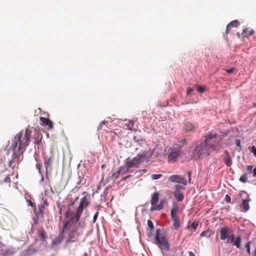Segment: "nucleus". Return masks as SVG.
I'll return each instance as SVG.
<instances>
[{
    "label": "nucleus",
    "mask_w": 256,
    "mask_h": 256,
    "mask_svg": "<svg viewBox=\"0 0 256 256\" xmlns=\"http://www.w3.org/2000/svg\"><path fill=\"white\" fill-rule=\"evenodd\" d=\"M98 212H97L94 216V218H93V222L94 223L96 222L98 216Z\"/></svg>",
    "instance_id": "37998d69"
},
{
    "label": "nucleus",
    "mask_w": 256,
    "mask_h": 256,
    "mask_svg": "<svg viewBox=\"0 0 256 256\" xmlns=\"http://www.w3.org/2000/svg\"><path fill=\"white\" fill-rule=\"evenodd\" d=\"M180 155V150L178 148H172L168 154V158L169 162H174L176 160L178 156Z\"/></svg>",
    "instance_id": "9d476101"
},
{
    "label": "nucleus",
    "mask_w": 256,
    "mask_h": 256,
    "mask_svg": "<svg viewBox=\"0 0 256 256\" xmlns=\"http://www.w3.org/2000/svg\"><path fill=\"white\" fill-rule=\"evenodd\" d=\"M20 156V154H18V152H14L12 155V158L8 164V166L10 168H14V167L16 166L14 162H16V160L19 159Z\"/></svg>",
    "instance_id": "6ab92c4d"
},
{
    "label": "nucleus",
    "mask_w": 256,
    "mask_h": 256,
    "mask_svg": "<svg viewBox=\"0 0 256 256\" xmlns=\"http://www.w3.org/2000/svg\"><path fill=\"white\" fill-rule=\"evenodd\" d=\"M211 152L203 141L198 142L192 152V157L194 159L202 158L208 156Z\"/></svg>",
    "instance_id": "20e7f679"
},
{
    "label": "nucleus",
    "mask_w": 256,
    "mask_h": 256,
    "mask_svg": "<svg viewBox=\"0 0 256 256\" xmlns=\"http://www.w3.org/2000/svg\"><path fill=\"white\" fill-rule=\"evenodd\" d=\"M198 222L196 221H194L192 223L188 224L186 226V229L188 230V236H190L192 235L193 233L196 232L198 226Z\"/></svg>",
    "instance_id": "dca6fc26"
},
{
    "label": "nucleus",
    "mask_w": 256,
    "mask_h": 256,
    "mask_svg": "<svg viewBox=\"0 0 256 256\" xmlns=\"http://www.w3.org/2000/svg\"><path fill=\"white\" fill-rule=\"evenodd\" d=\"M10 182H11V180H10V176H7L4 178V180L3 181H2L0 183L1 184L6 183V184H8V186H10Z\"/></svg>",
    "instance_id": "473e14b6"
},
{
    "label": "nucleus",
    "mask_w": 256,
    "mask_h": 256,
    "mask_svg": "<svg viewBox=\"0 0 256 256\" xmlns=\"http://www.w3.org/2000/svg\"><path fill=\"white\" fill-rule=\"evenodd\" d=\"M162 176V174H152L151 176V178L153 180H158V179L160 178Z\"/></svg>",
    "instance_id": "c9c22d12"
},
{
    "label": "nucleus",
    "mask_w": 256,
    "mask_h": 256,
    "mask_svg": "<svg viewBox=\"0 0 256 256\" xmlns=\"http://www.w3.org/2000/svg\"><path fill=\"white\" fill-rule=\"evenodd\" d=\"M147 223L148 226L150 228V232L148 233V235L150 236H151L152 230L154 228V225L152 222L150 220H148Z\"/></svg>",
    "instance_id": "7c9ffc66"
},
{
    "label": "nucleus",
    "mask_w": 256,
    "mask_h": 256,
    "mask_svg": "<svg viewBox=\"0 0 256 256\" xmlns=\"http://www.w3.org/2000/svg\"><path fill=\"white\" fill-rule=\"evenodd\" d=\"M250 246H251L250 242H248L246 245V248L247 252L248 254V255L250 256H251V254H252V253L250 252Z\"/></svg>",
    "instance_id": "72a5a7b5"
},
{
    "label": "nucleus",
    "mask_w": 256,
    "mask_h": 256,
    "mask_svg": "<svg viewBox=\"0 0 256 256\" xmlns=\"http://www.w3.org/2000/svg\"><path fill=\"white\" fill-rule=\"evenodd\" d=\"M158 192H154L150 200V204L152 206H156V204L158 202Z\"/></svg>",
    "instance_id": "b1692460"
},
{
    "label": "nucleus",
    "mask_w": 256,
    "mask_h": 256,
    "mask_svg": "<svg viewBox=\"0 0 256 256\" xmlns=\"http://www.w3.org/2000/svg\"><path fill=\"white\" fill-rule=\"evenodd\" d=\"M130 176H131L130 175H128V176H126V177H124V178H122V180H126L128 178H130Z\"/></svg>",
    "instance_id": "4d7b16f0"
},
{
    "label": "nucleus",
    "mask_w": 256,
    "mask_h": 256,
    "mask_svg": "<svg viewBox=\"0 0 256 256\" xmlns=\"http://www.w3.org/2000/svg\"><path fill=\"white\" fill-rule=\"evenodd\" d=\"M253 166H247V172L248 174H251L252 172Z\"/></svg>",
    "instance_id": "a19ab883"
},
{
    "label": "nucleus",
    "mask_w": 256,
    "mask_h": 256,
    "mask_svg": "<svg viewBox=\"0 0 256 256\" xmlns=\"http://www.w3.org/2000/svg\"><path fill=\"white\" fill-rule=\"evenodd\" d=\"M35 143L36 144H37L38 145V146H40V144H41V140H36V142H35Z\"/></svg>",
    "instance_id": "5fc2aeb1"
},
{
    "label": "nucleus",
    "mask_w": 256,
    "mask_h": 256,
    "mask_svg": "<svg viewBox=\"0 0 256 256\" xmlns=\"http://www.w3.org/2000/svg\"><path fill=\"white\" fill-rule=\"evenodd\" d=\"M168 180L170 182H174L182 184L186 186L187 184L186 180L180 175H173L168 178Z\"/></svg>",
    "instance_id": "9b49d317"
},
{
    "label": "nucleus",
    "mask_w": 256,
    "mask_h": 256,
    "mask_svg": "<svg viewBox=\"0 0 256 256\" xmlns=\"http://www.w3.org/2000/svg\"><path fill=\"white\" fill-rule=\"evenodd\" d=\"M234 238H235V236H234V234H230L229 235V236H228L227 240H226V244H228L230 242H231V243H233L234 241Z\"/></svg>",
    "instance_id": "2f4dec72"
},
{
    "label": "nucleus",
    "mask_w": 256,
    "mask_h": 256,
    "mask_svg": "<svg viewBox=\"0 0 256 256\" xmlns=\"http://www.w3.org/2000/svg\"><path fill=\"white\" fill-rule=\"evenodd\" d=\"M120 174V172L119 170H118L116 172H114L112 174V178L115 180L116 179H117L118 176H119V175Z\"/></svg>",
    "instance_id": "58836bf2"
},
{
    "label": "nucleus",
    "mask_w": 256,
    "mask_h": 256,
    "mask_svg": "<svg viewBox=\"0 0 256 256\" xmlns=\"http://www.w3.org/2000/svg\"><path fill=\"white\" fill-rule=\"evenodd\" d=\"M236 144L237 146H240V140L237 139L236 140Z\"/></svg>",
    "instance_id": "de8ad7c7"
},
{
    "label": "nucleus",
    "mask_w": 256,
    "mask_h": 256,
    "mask_svg": "<svg viewBox=\"0 0 256 256\" xmlns=\"http://www.w3.org/2000/svg\"><path fill=\"white\" fill-rule=\"evenodd\" d=\"M240 24V22L237 20H234L230 22L226 26V32L228 34L230 29L232 28H236Z\"/></svg>",
    "instance_id": "412c9836"
},
{
    "label": "nucleus",
    "mask_w": 256,
    "mask_h": 256,
    "mask_svg": "<svg viewBox=\"0 0 256 256\" xmlns=\"http://www.w3.org/2000/svg\"><path fill=\"white\" fill-rule=\"evenodd\" d=\"M54 159V156L53 154H51L49 156H46L44 157V165L46 168V172H48V169L50 168H51L50 166L53 162Z\"/></svg>",
    "instance_id": "2eb2a0df"
},
{
    "label": "nucleus",
    "mask_w": 256,
    "mask_h": 256,
    "mask_svg": "<svg viewBox=\"0 0 256 256\" xmlns=\"http://www.w3.org/2000/svg\"><path fill=\"white\" fill-rule=\"evenodd\" d=\"M252 152H254V154L256 152V147L255 146L252 148Z\"/></svg>",
    "instance_id": "8fccbe9b"
},
{
    "label": "nucleus",
    "mask_w": 256,
    "mask_h": 256,
    "mask_svg": "<svg viewBox=\"0 0 256 256\" xmlns=\"http://www.w3.org/2000/svg\"><path fill=\"white\" fill-rule=\"evenodd\" d=\"M242 242V238L240 236L236 237L233 244L237 248H240Z\"/></svg>",
    "instance_id": "cd10ccee"
},
{
    "label": "nucleus",
    "mask_w": 256,
    "mask_h": 256,
    "mask_svg": "<svg viewBox=\"0 0 256 256\" xmlns=\"http://www.w3.org/2000/svg\"><path fill=\"white\" fill-rule=\"evenodd\" d=\"M189 256H195V254L192 252H188Z\"/></svg>",
    "instance_id": "6e6d98bb"
},
{
    "label": "nucleus",
    "mask_w": 256,
    "mask_h": 256,
    "mask_svg": "<svg viewBox=\"0 0 256 256\" xmlns=\"http://www.w3.org/2000/svg\"><path fill=\"white\" fill-rule=\"evenodd\" d=\"M146 170H143V172H146Z\"/></svg>",
    "instance_id": "0e129e2a"
},
{
    "label": "nucleus",
    "mask_w": 256,
    "mask_h": 256,
    "mask_svg": "<svg viewBox=\"0 0 256 256\" xmlns=\"http://www.w3.org/2000/svg\"><path fill=\"white\" fill-rule=\"evenodd\" d=\"M74 222L75 224L68 234L66 246H68L70 242H78L79 236H82L84 232V230L86 226L85 222Z\"/></svg>",
    "instance_id": "f03ea898"
},
{
    "label": "nucleus",
    "mask_w": 256,
    "mask_h": 256,
    "mask_svg": "<svg viewBox=\"0 0 256 256\" xmlns=\"http://www.w3.org/2000/svg\"><path fill=\"white\" fill-rule=\"evenodd\" d=\"M224 162L227 166H230L232 164V160L228 152L226 150L224 151Z\"/></svg>",
    "instance_id": "a211bd4d"
},
{
    "label": "nucleus",
    "mask_w": 256,
    "mask_h": 256,
    "mask_svg": "<svg viewBox=\"0 0 256 256\" xmlns=\"http://www.w3.org/2000/svg\"><path fill=\"white\" fill-rule=\"evenodd\" d=\"M164 202L165 200L164 199L160 201L159 204L154 206H152L150 208V210L154 211L162 210L164 208Z\"/></svg>",
    "instance_id": "5701e85b"
},
{
    "label": "nucleus",
    "mask_w": 256,
    "mask_h": 256,
    "mask_svg": "<svg viewBox=\"0 0 256 256\" xmlns=\"http://www.w3.org/2000/svg\"><path fill=\"white\" fill-rule=\"evenodd\" d=\"M31 133L32 131L28 128L24 132V130L20 131L15 136L11 147L15 149L18 146V152H20L22 154L30 144Z\"/></svg>",
    "instance_id": "f257e3e1"
},
{
    "label": "nucleus",
    "mask_w": 256,
    "mask_h": 256,
    "mask_svg": "<svg viewBox=\"0 0 256 256\" xmlns=\"http://www.w3.org/2000/svg\"><path fill=\"white\" fill-rule=\"evenodd\" d=\"M192 89L190 88H187V90H186V94L188 95L190 94V92L192 91Z\"/></svg>",
    "instance_id": "c03bdc74"
},
{
    "label": "nucleus",
    "mask_w": 256,
    "mask_h": 256,
    "mask_svg": "<svg viewBox=\"0 0 256 256\" xmlns=\"http://www.w3.org/2000/svg\"><path fill=\"white\" fill-rule=\"evenodd\" d=\"M188 175L189 177L190 176V172H188Z\"/></svg>",
    "instance_id": "052dcab7"
},
{
    "label": "nucleus",
    "mask_w": 256,
    "mask_h": 256,
    "mask_svg": "<svg viewBox=\"0 0 256 256\" xmlns=\"http://www.w3.org/2000/svg\"><path fill=\"white\" fill-rule=\"evenodd\" d=\"M35 160L36 162H37V164L36 165V169L38 170L39 172H40V170H41V164L40 162V160H38V158H35Z\"/></svg>",
    "instance_id": "4c0bfd02"
},
{
    "label": "nucleus",
    "mask_w": 256,
    "mask_h": 256,
    "mask_svg": "<svg viewBox=\"0 0 256 256\" xmlns=\"http://www.w3.org/2000/svg\"><path fill=\"white\" fill-rule=\"evenodd\" d=\"M28 204L29 206H34V203L30 200H28Z\"/></svg>",
    "instance_id": "603ef678"
},
{
    "label": "nucleus",
    "mask_w": 256,
    "mask_h": 256,
    "mask_svg": "<svg viewBox=\"0 0 256 256\" xmlns=\"http://www.w3.org/2000/svg\"><path fill=\"white\" fill-rule=\"evenodd\" d=\"M196 128H198V125L188 120H185L184 122L183 129L186 132L192 131Z\"/></svg>",
    "instance_id": "ddd939ff"
},
{
    "label": "nucleus",
    "mask_w": 256,
    "mask_h": 256,
    "mask_svg": "<svg viewBox=\"0 0 256 256\" xmlns=\"http://www.w3.org/2000/svg\"><path fill=\"white\" fill-rule=\"evenodd\" d=\"M184 186L179 185V184H176L175 186V191L174 192H180L181 190H184Z\"/></svg>",
    "instance_id": "e433bc0d"
},
{
    "label": "nucleus",
    "mask_w": 256,
    "mask_h": 256,
    "mask_svg": "<svg viewBox=\"0 0 256 256\" xmlns=\"http://www.w3.org/2000/svg\"><path fill=\"white\" fill-rule=\"evenodd\" d=\"M252 152H254V154L256 152V147L255 146L252 148Z\"/></svg>",
    "instance_id": "09e8293b"
},
{
    "label": "nucleus",
    "mask_w": 256,
    "mask_h": 256,
    "mask_svg": "<svg viewBox=\"0 0 256 256\" xmlns=\"http://www.w3.org/2000/svg\"><path fill=\"white\" fill-rule=\"evenodd\" d=\"M230 230L228 227L224 226L222 227L220 230V239L222 240H227L228 236L230 234Z\"/></svg>",
    "instance_id": "f8f14e48"
},
{
    "label": "nucleus",
    "mask_w": 256,
    "mask_h": 256,
    "mask_svg": "<svg viewBox=\"0 0 256 256\" xmlns=\"http://www.w3.org/2000/svg\"><path fill=\"white\" fill-rule=\"evenodd\" d=\"M254 155L256 156V152L255 154H254Z\"/></svg>",
    "instance_id": "e2e57ef3"
},
{
    "label": "nucleus",
    "mask_w": 256,
    "mask_h": 256,
    "mask_svg": "<svg viewBox=\"0 0 256 256\" xmlns=\"http://www.w3.org/2000/svg\"><path fill=\"white\" fill-rule=\"evenodd\" d=\"M178 209L179 208L177 205L174 206L170 210V216L173 217L174 216H178L176 215V213L178 212Z\"/></svg>",
    "instance_id": "c756f323"
},
{
    "label": "nucleus",
    "mask_w": 256,
    "mask_h": 256,
    "mask_svg": "<svg viewBox=\"0 0 256 256\" xmlns=\"http://www.w3.org/2000/svg\"><path fill=\"white\" fill-rule=\"evenodd\" d=\"M253 176L256 177V166L253 170Z\"/></svg>",
    "instance_id": "864d4df0"
},
{
    "label": "nucleus",
    "mask_w": 256,
    "mask_h": 256,
    "mask_svg": "<svg viewBox=\"0 0 256 256\" xmlns=\"http://www.w3.org/2000/svg\"><path fill=\"white\" fill-rule=\"evenodd\" d=\"M214 232L212 230H205V231L202 232L200 234V236H201V237L205 236V237L208 238L210 237L214 234Z\"/></svg>",
    "instance_id": "bb28decb"
},
{
    "label": "nucleus",
    "mask_w": 256,
    "mask_h": 256,
    "mask_svg": "<svg viewBox=\"0 0 256 256\" xmlns=\"http://www.w3.org/2000/svg\"><path fill=\"white\" fill-rule=\"evenodd\" d=\"M72 212L70 211V210H68L66 212V217H68L69 216H70L72 215Z\"/></svg>",
    "instance_id": "a18cd8bd"
},
{
    "label": "nucleus",
    "mask_w": 256,
    "mask_h": 256,
    "mask_svg": "<svg viewBox=\"0 0 256 256\" xmlns=\"http://www.w3.org/2000/svg\"><path fill=\"white\" fill-rule=\"evenodd\" d=\"M132 167H128L127 166H126H126H120V167L119 168V170L120 172V174H124L126 173L127 172H128L129 170V168H132Z\"/></svg>",
    "instance_id": "c85d7f7f"
},
{
    "label": "nucleus",
    "mask_w": 256,
    "mask_h": 256,
    "mask_svg": "<svg viewBox=\"0 0 256 256\" xmlns=\"http://www.w3.org/2000/svg\"><path fill=\"white\" fill-rule=\"evenodd\" d=\"M174 195L178 201L182 202L184 198V194L180 192H174Z\"/></svg>",
    "instance_id": "393cba45"
},
{
    "label": "nucleus",
    "mask_w": 256,
    "mask_h": 256,
    "mask_svg": "<svg viewBox=\"0 0 256 256\" xmlns=\"http://www.w3.org/2000/svg\"><path fill=\"white\" fill-rule=\"evenodd\" d=\"M40 121L43 126H48L47 128L48 130H52L54 127L52 122L48 118L41 117Z\"/></svg>",
    "instance_id": "f3484780"
},
{
    "label": "nucleus",
    "mask_w": 256,
    "mask_h": 256,
    "mask_svg": "<svg viewBox=\"0 0 256 256\" xmlns=\"http://www.w3.org/2000/svg\"><path fill=\"white\" fill-rule=\"evenodd\" d=\"M224 200L226 202H230L231 200L230 197L228 194H226L225 196Z\"/></svg>",
    "instance_id": "79ce46f5"
},
{
    "label": "nucleus",
    "mask_w": 256,
    "mask_h": 256,
    "mask_svg": "<svg viewBox=\"0 0 256 256\" xmlns=\"http://www.w3.org/2000/svg\"><path fill=\"white\" fill-rule=\"evenodd\" d=\"M158 106H159L160 107H161V108H162V106H161V105H158Z\"/></svg>",
    "instance_id": "680f3d73"
},
{
    "label": "nucleus",
    "mask_w": 256,
    "mask_h": 256,
    "mask_svg": "<svg viewBox=\"0 0 256 256\" xmlns=\"http://www.w3.org/2000/svg\"><path fill=\"white\" fill-rule=\"evenodd\" d=\"M243 194H246V197L245 199L242 200V203L240 206V208H242V210L243 212H246L250 209L249 202L250 201V198L249 195L245 191H242L239 193V195L242 196Z\"/></svg>",
    "instance_id": "1a4fd4ad"
},
{
    "label": "nucleus",
    "mask_w": 256,
    "mask_h": 256,
    "mask_svg": "<svg viewBox=\"0 0 256 256\" xmlns=\"http://www.w3.org/2000/svg\"><path fill=\"white\" fill-rule=\"evenodd\" d=\"M82 195L84 196L80 200L79 206L76 212L74 213V214L72 216L71 218L69 219L72 222H77L79 221L84 208H86L90 204V194L86 192H84Z\"/></svg>",
    "instance_id": "7ed1b4c3"
},
{
    "label": "nucleus",
    "mask_w": 256,
    "mask_h": 256,
    "mask_svg": "<svg viewBox=\"0 0 256 256\" xmlns=\"http://www.w3.org/2000/svg\"><path fill=\"white\" fill-rule=\"evenodd\" d=\"M234 70V68H230L228 70H226V71L227 72L229 73V74H231L232 73Z\"/></svg>",
    "instance_id": "49530a36"
},
{
    "label": "nucleus",
    "mask_w": 256,
    "mask_h": 256,
    "mask_svg": "<svg viewBox=\"0 0 256 256\" xmlns=\"http://www.w3.org/2000/svg\"><path fill=\"white\" fill-rule=\"evenodd\" d=\"M254 33V30H250L248 28H244L243 30L244 36L248 38Z\"/></svg>",
    "instance_id": "a878e982"
},
{
    "label": "nucleus",
    "mask_w": 256,
    "mask_h": 256,
    "mask_svg": "<svg viewBox=\"0 0 256 256\" xmlns=\"http://www.w3.org/2000/svg\"><path fill=\"white\" fill-rule=\"evenodd\" d=\"M154 242L162 250L168 251L170 249L168 240L164 234L161 232L160 228L156 229L154 236Z\"/></svg>",
    "instance_id": "423d86ee"
},
{
    "label": "nucleus",
    "mask_w": 256,
    "mask_h": 256,
    "mask_svg": "<svg viewBox=\"0 0 256 256\" xmlns=\"http://www.w3.org/2000/svg\"><path fill=\"white\" fill-rule=\"evenodd\" d=\"M211 152L216 150V146L219 142L218 136L216 134L210 133L206 136L203 141Z\"/></svg>",
    "instance_id": "0eeeda50"
},
{
    "label": "nucleus",
    "mask_w": 256,
    "mask_h": 256,
    "mask_svg": "<svg viewBox=\"0 0 256 256\" xmlns=\"http://www.w3.org/2000/svg\"><path fill=\"white\" fill-rule=\"evenodd\" d=\"M38 232L40 240L42 242H44L47 238L46 232L41 227L38 228Z\"/></svg>",
    "instance_id": "aec40b11"
},
{
    "label": "nucleus",
    "mask_w": 256,
    "mask_h": 256,
    "mask_svg": "<svg viewBox=\"0 0 256 256\" xmlns=\"http://www.w3.org/2000/svg\"><path fill=\"white\" fill-rule=\"evenodd\" d=\"M196 86L198 88V90L200 92H204L206 90L204 88L200 85H198Z\"/></svg>",
    "instance_id": "ea45409f"
},
{
    "label": "nucleus",
    "mask_w": 256,
    "mask_h": 256,
    "mask_svg": "<svg viewBox=\"0 0 256 256\" xmlns=\"http://www.w3.org/2000/svg\"><path fill=\"white\" fill-rule=\"evenodd\" d=\"M247 180H248V177H247V176L246 174H244L242 175L240 178V180L244 183L247 182V181H248Z\"/></svg>",
    "instance_id": "f704fd0d"
},
{
    "label": "nucleus",
    "mask_w": 256,
    "mask_h": 256,
    "mask_svg": "<svg viewBox=\"0 0 256 256\" xmlns=\"http://www.w3.org/2000/svg\"><path fill=\"white\" fill-rule=\"evenodd\" d=\"M173 221L172 228L174 230H177L180 226V222L178 216H174L171 217Z\"/></svg>",
    "instance_id": "4be33fe9"
},
{
    "label": "nucleus",
    "mask_w": 256,
    "mask_h": 256,
    "mask_svg": "<svg viewBox=\"0 0 256 256\" xmlns=\"http://www.w3.org/2000/svg\"><path fill=\"white\" fill-rule=\"evenodd\" d=\"M81 182H82V180H80V181L77 183V184H81Z\"/></svg>",
    "instance_id": "bf43d9fd"
},
{
    "label": "nucleus",
    "mask_w": 256,
    "mask_h": 256,
    "mask_svg": "<svg viewBox=\"0 0 256 256\" xmlns=\"http://www.w3.org/2000/svg\"><path fill=\"white\" fill-rule=\"evenodd\" d=\"M252 152H254V154L256 152V147L255 146L252 148Z\"/></svg>",
    "instance_id": "3c124183"
},
{
    "label": "nucleus",
    "mask_w": 256,
    "mask_h": 256,
    "mask_svg": "<svg viewBox=\"0 0 256 256\" xmlns=\"http://www.w3.org/2000/svg\"><path fill=\"white\" fill-rule=\"evenodd\" d=\"M147 154L148 152L144 151L137 154L132 160L127 159L126 166L128 167L138 168L141 164L148 162L149 158L147 156Z\"/></svg>",
    "instance_id": "39448f33"
},
{
    "label": "nucleus",
    "mask_w": 256,
    "mask_h": 256,
    "mask_svg": "<svg viewBox=\"0 0 256 256\" xmlns=\"http://www.w3.org/2000/svg\"><path fill=\"white\" fill-rule=\"evenodd\" d=\"M72 222L70 220H66L62 228V230L59 234L58 236H56L52 241V244L54 246H57L60 244L64 240V233L68 230L70 229Z\"/></svg>",
    "instance_id": "6e6552de"
},
{
    "label": "nucleus",
    "mask_w": 256,
    "mask_h": 256,
    "mask_svg": "<svg viewBox=\"0 0 256 256\" xmlns=\"http://www.w3.org/2000/svg\"><path fill=\"white\" fill-rule=\"evenodd\" d=\"M64 188V186L62 184V182H57L54 186V190L52 188H50V192L53 194H58L60 193Z\"/></svg>",
    "instance_id": "4468645a"
},
{
    "label": "nucleus",
    "mask_w": 256,
    "mask_h": 256,
    "mask_svg": "<svg viewBox=\"0 0 256 256\" xmlns=\"http://www.w3.org/2000/svg\"><path fill=\"white\" fill-rule=\"evenodd\" d=\"M254 256H256V247L254 249V252L253 253Z\"/></svg>",
    "instance_id": "13d9d810"
}]
</instances>
